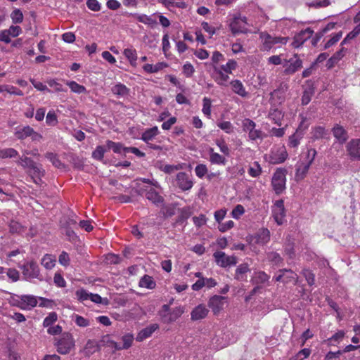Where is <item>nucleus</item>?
Masks as SVG:
<instances>
[{"label": "nucleus", "mask_w": 360, "mask_h": 360, "mask_svg": "<svg viewBox=\"0 0 360 360\" xmlns=\"http://www.w3.org/2000/svg\"><path fill=\"white\" fill-rule=\"evenodd\" d=\"M45 157L52 162L54 167L57 168L64 167V165L58 158L56 154L53 153H46Z\"/></svg>", "instance_id": "nucleus-46"}, {"label": "nucleus", "mask_w": 360, "mask_h": 360, "mask_svg": "<svg viewBox=\"0 0 360 360\" xmlns=\"http://www.w3.org/2000/svg\"><path fill=\"white\" fill-rule=\"evenodd\" d=\"M328 134L327 131L323 127L318 126L313 129L312 138L314 139H320L325 138Z\"/></svg>", "instance_id": "nucleus-42"}, {"label": "nucleus", "mask_w": 360, "mask_h": 360, "mask_svg": "<svg viewBox=\"0 0 360 360\" xmlns=\"http://www.w3.org/2000/svg\"><path fill=\"white\" fill-rule=\"evenodd\" d=\"M268 117L275 124L278 126L281 125V122L283 117V115L281 110L276 108L270 109L268 115Z\"/></svg>", "instance_id": "nucleus-28"}, {"label": "nucleus", "mask_w": 360, "mask_h": 360, "mask_svg": "<svg viewBox=\"0 0 360 360\" xmlns=\"http://www.w3.org/2000/svg\"><path fill=\"white\" fill-rule=\"evenodd\" d=\"M202 112L207 117L211 115V100L207 97L203 98Z\"/></svg>", "instance_id": "nucleus-60"}, {"label": "nucleus", "mask_w": 360, "mask_h": 360, "mask_svg": "<svg viewBox=\"0 0 360 360\" xmlns=\"http://www.w3.org/2000/svg\"><path fill=\"white\" fill-rule=\"evenodd\" d=\"M311 164L310 162L302 163L301 165L297 167L295 172V179L296 181L302 180L306 174H307Z\"/></svg>", "instance_id": "nucleus-26"}, {"label": "nucleus", "mask_w": 360, "mask_h": 360, "mask_svg": "<svg viewBox=\"0 0 360 360\" xmlns=\"http://www.w3.org/2000/svg\"><path fill=\"white\" fill-rule=\"evenodd\" d=\"M122 340L123 341L122 348L124 349H129L133 342L134 335L132 334L128 333L122 336Z\"/></svg>", "instance_id": "nucleus-55"}, {"label": "nucleus", "mask_w": 360, "mask_h": 360, "mask_svg": "<svg viewBox=\"0 0 360 360\" xmlns=\"http://www.w3.org/2000/svg\"><path fill=\"white\" fill-rule=\"evenodd\" d=\"M302 138V135L297 132V131L292 135L289 136V146L292 148H296L300 144V141Z\"/></svg>", "instance_id": "nucleus-48"}, {"label": "nucleus", "mask_w": 360, "mask_h": 360, "mask_svg": "<svg viewBox=\"0 0 360 360\" xmlns=\"http://www.w3.org/2000/svg\"><path fill=\"white\" fill-rule=\"evenodd\" d=\"M314 94V89L313 87H309L307 89H305L302 96V104L303 105H307L310 102Z\"/></svg>", "instance_id": "nucleus-45"}, {"label": "nucleus", "mask_w": 360, "mask_h": 360, "mask_svg": "<svg viewBox=\"0 0 360 360\" xmlns=\"http://www.w3.org/2000/svg\"><path fill=\"white\" fill-rule=\"evenodd\" d=\"M131 15V13L130 14ZM133 16L136 17V19L146 25L153 26L157 24V22L155 20L153 19L150 16H148L145 14L139 15V14H132Z\"/></svg>", "instance_id": "nucleus-38"}, {"label": "nucleus", "mask_w": 360, "mask_h": 360, "mask_svg": "<svg viewBox=\"0 0 360 360\" xmlns=\"http://www.w3.org/2000/svg\"><path fill=\"white\" fill-rule=\"evenodd\" d=\"M176 180L178 187L184 191L190 190L193 186L189 175L184 172L177 174Z\"/></svg>", "instance_id": "nucleus-10"}, {"label": "nucleus", "mask_w": 360, "mask_h": 360, "mask_svg": "<svg viewBox=\"0 0 360 360\" xmlns=\"http://www.w3.org/2000/svg\"><path fill=\"white\" fill-rule=\"evenodd\" d=\"M21 269L22 274L26 279L39 278L40 274L39 268L36 262H27L21 266Z\"/></svg>", "instance_id": "nucleus-7"}, {"label": "nucleus", "mask_w": 360, "mask_h": 360, "mask_svg": "<svg viewBox=\"0 0 360 360\" xmlns=\"http://www.w3.org/2000/svg\"><path fill=\"white\" fill-rule=\"evenodd\" d=\"M18 151L12 148H4L0 150V158H12L18 156Z\"/></svg>", "instance_id": "nucleus-43"}, {"label": "nucleus", "mask_w": 360, "mask_h": 360, "mask_svg": "<svg viewBox=\"0 0 360 360\" xmlns=\"http://www.w3.org/2000/svg\"><path fill=\"white\" fill-rule=\"evenodd\" d=\"M287 170L285 169H278L271 180V184L276 194H280L285 188V175Z\"/></svg>", "instance_id": "nucleus-3"}, {"label": "nucleus", "mask_w": 360, "mask_h": 360, "mask_svg": "<svg viewBox=\"0 0 360 360\" xmlns=\"http://www.w3.org/2000/svg\"><path fill=\"white\" fill-rule=\"evenodd\" d=\"M184 312V307H178L172 309V311H169V316L167 321L169 323L175 321L177 319H179Z\"/></svg>", "instance_id": "nucleus-39"}, {"label": "nucleus", "mask_w": 360, "mask_h": 360, "mask_svg": "<svg viewBox=\"0 0 360 360\" xmlns=\"http://www.w3.org/2000/svg\"><path fill=\"white\" fill-rule=\"evenodd\" d=\"M13 23H20L23 20V15L20 10H14L11 15Z\"/></svg>", "instance_id": "nucleus-56"}, {"label": "nucleus", "mask_w": 360, "mask_h": 360, "mask_svg": "<svg viewBox=\"0 0 360 360\" xmlns=\"http://www.w3.org/2000/svg\"><path fill=\"white\" fill-rule=\"evenodd\" d=\"M46 122L50 126H56L58 124L57 116L53 110H50L47 113Z\"/></svg>", "instance_id": "nucleus-51"}, {"label": "nucleus", "mask_w": 360, "mask_h": 360, "mask_svg": "<svg viewBox=\"0 0 360 360\" xmlns=\"http://www.w3.org/2000/svg\"><path fill=\"white\" fill-rule=\"evenodd\" d=\"M213 257L217 264L223 268L234 266L237 263V258L235 256H227L221 251L215 252Z\"/></svg>", "instance_id": "nucleus-5"}, {"label": "nucleus", "mask_w": 360, "mask_h": 360, "mask_svg": "<svg viewBox=\"0 0 360 360\" xmlns=\"http://www.w3.org/2000/svg\"><path fill=\"white\" fill-rule=\"evenodd\" d=\"M57 352L61 354H68L75 347L74 338L70 333H64L56 344Z\"/></svg>", "instance_id": "nucleus-1"}, {"label": "nucleus", "mask_w": 360, "mask_h": 360, "mask_svg": "<svg viewBox=\"0 0 360 360\" xmlns=\"http://www.w3.org/2000/svg\"><path fill=\"white\" fill-rule=\"evenodd\" d=\"M34 132V129L30 127L26 126L24 127L22 129L17 131L15 132V136L18 139H25V138L30 136Z\"/></svg>", "instance_id": "nucleus-36"}, {"label": "nucleus", "mask_w": 360, "mask_h": 360, "mask_svg": "<svg viewBox=\"0 0 360 360\" xmlns=\"http://www.w3.org/2000/svg\"><path fill=\"white\" fill-rule=\"evenodd\" d=\"M57 314L56 312H51L44 319L43 326L44 327H49L57 321Z\"/></svg>", "instance_id": "nucleus-54"}, {"label": "nucleus", "mask_w": 360, "mask_h": 360, "mask_svg": "<svg viewBox=\"0 0 360 360\" xmlns=\"http://www.w3.org/2000/svg\"><path fill=\"white\" fill-rule=\"evenodd\" d=\"M288 158V153L286 150L283 148L272 152L270 155V162L271 164H281L283 162Z\"/></svg>", "instance_id": "nucleus-18"}, {"label": "nucleus", "mask_w": 360, "mask_h": 360, "mask_svg": "<svg viewBox=\"0 0 360 360\" xmlns=\"http://www.w3.org/2000/svg\"><path fill=\"white\" fill-rule=\"evenodd\" d=\"M159 133L158 127H153L150 129L145 131L141 136V139L146 142L148 143L149 141L152 140L155 136H157Z\"/></svg>", "instance_id": "nucleus-31"}, {"label": "nucleus", "mask_w": 360, "mask_h": 360, "mask_svg": "<svg viewBox=\"0 0 360 360\" xmlns=\"http://www.w3.org/2000/svg\"><path fill=\"white\" fill-rule=\"evenodd\" d=\"M139 285L142 288L153 289L155 288L156 284L151 276L145 275L141 278L139 281Z\"/></svg>", "instance_id": "nucleus-33"}, {"label": "nucleus", "mask_w": 360, "mask_h": 360, "mask_svg": "<svg viewBox=\"0 0 360 360\" xmlns=\"http://www.w3.org/2000/svg\"><path fill=\"white\" fill-rule=\"evenodd\" d=\"M72 318L75 323L79 327H86L89 326V321L80 315L75 314Z\"/></svg>", "instance_id": "nucleus-52"}, {"label": "nucleus", "mask_w": 360, "mask_h": 360, "mask_svg": "<svg viewBox=\"0 0 360 360\" xmlns=\"http://www.w3.org/2000/svg\"><path fill=\"white\" fill-rule=\"evenodd\" d=\"M217 146L219 148L221 152L224 153L225 155L229 156L230 155V150L227 145L226 144L224 140H217L216 141Z\"/></svg>", "instance_id": "nucleus-59"}, {"label": "nucleus", "mask_w": 360, "mask_h": 360, "mask_svg": "<svg viewBox=\"0 0 360 360\" xmlns=\"http://www.w3.org/2000/svg\"><path fill=\"white\" fill-rule=\"evenodd\" d=\"M192 212L190 207H184L179 210V214L176 219L175 224H183L191 216Z\"/></svg>", "instance_id": "nucleus-24"}, {"label": "nucleus", "mask_w": 360, "mask_h": 360, "mask_svg": "<svg viewBox=\"0 0 360 360\" xmlns=\"http://www.w3.org/2000/svg\"><path fill=\"white\" fill-rule=\"evenodd\" d=\"M342 32L336 33L330 39H329L324 45V49L330 48L331 46L337 43L342 37Z\"/></svg>", "instance_id": "nucleus-57"}, {"label": "nucleus", "mask_w": 360, "mask_h": 360, "mask_svg": "<svg viewBox=\"0 0 360 360\" xmlns=\"http://www.w3.org/2000/svg\"><path fill=\"white\" fill-rule=\"evenodd\" d=\"M302 275L304 276L307 283L309 285H313L315 283V275L309 269H303L302 271Z\"/></svg>", "instance_id": "nucleus-50"}, {"label": "nucleus", "mask_w": 360, "mask_h": 360, "mask_svg": "<svg viewBox=\"0 0 360 360\" xmlns=\"http://www.w3.org/2000/svg\"><path fill=\"white\" fill-rule=\"evenodd\" d=\"M167 65L165 63H158L155 65L145 64L143 69L148 73H155L167 67Z\"/></svg>", "instance_id": "nucleus-29"}, {"label": "nucleus", "mask_w": 360, "mask_h": 360, "mask_svg": "<svg viewBox=\"0 0 360 360\" xmlns=\"http://www.w3.org/2000/svg\"><path fill=\"white\" fill-rule=\"evenodd\" d=\"M278 276L274 277L277 282H283V283H289L293 282L297 283L298 276L293 271L288 269H279Z\"/></svg>", "instance_id": "nucleus-6"}, {"label": "nucleus", "mask_w": 360, "mask_h": 360, "mask_svg": "<svg viewBox=\"0 0 360 360\" xmlns=\"http://www.w3.org/2000/svg\"><path fill=\"white\" fill-rule=\"evenodd\" d=\"M101 349V345L95 340H89L85 345L84 352L86 356L89 357L96 351Z\"/></svg>", "instance_id": "nucleus-25"}, {"label": "nucleus", "mask_w": 360, "mask_h": 360, "mask_svg": "<svg viewBox=\"0 0 360 360\" xmlns=\"http://www.w3.org/2000/svg\"><path fill=\"white\" fill-rule=\"evenodd\" d=\"M250 271V269L248 264H240L236 270L235 278L238 281H243L244 279L243 274H245V273H247Z\"/></svg>", "instance_id": "nucleus-40"}, {"label": "nucleus", "mask_w": 360, "mask_h": 360, "mask_svg": "<svg viewBox=\"0 0 360 360\" xmlns=\"http://www.w3.org/2000/svg\"><path fill=\"white\" fill-rule=\"evenodd\" d=\"M273 215L276 223L278 225H281L285 217L284 203L282 200H278L275 202L273 209Z\"/></svg>", "instance_id": "nucleus-12"}, {"label": "nucleus", "mask_w": 360, "mask_h": 360, "mask_svg": "<svg viewBox=\"0 0 360 360\" xmlns=\"http://www.w3.org/2000/svg\"><path fill=\"white\" fill-rule=\"evenodd\" d=\"M41 264L47 269H52L56 264V259L51 255L46 254L41 259Z\"/></svg>", "instance_id": "nucleus-37"}, {"label": "nucleus", "mask_w": 360, "mask_h": 360, "mask_svg": "<svg viewBox=\"0 0 360 360\" xmlns=\"http://www.w3.org/2000/svg\"><path fill=\"white\" fill-rule=\"evenodd\" d=\"M22 302V310H30L37 304V297L32 295H21Z\"/></svg>", "instance_id": "nucleus-21"}, {"label": "nucleus", "mask_w": 360, "mask_h": 360, "mask_svg": "<svg viewBox=\"0 0 360 360\" xmlns=\"http://www.w3.org/2000/svg\"><path fill=\"white\" fill-rule=\"evenodd\" d=\"M176 204L163 205L161 208L160 213L165 218L171 217L176 214Z\"/></svg>", "instance_id": "nucleus-34"}, {"label": "nucleus", "mask_w": 360, "mask_h": 360, "mask_svg": "<svg viewBox=\"0 0 360 360\" xmlns=\"http://www.w3.org/2000/svg\"><path fill=\"white\" fill-rule=\"evenodd\" d=\"M256 124L254 121L250 119L245 118L243 121V128L244 131H248V133L255 128Z\"/></svg>", "instance_id": "nucleus-61"}, {"label": "nucleus", "mask_w": 360, "mask_h": 360, "mask_svg": "<svg viewBox=\"0 0 360 360\" xmlns=\"http://www.w3.org/2000/svg\"><path fill=\"white\" fill-rule=\"evenodd\" d=\"M232 86L233 91L242 97H245L247 96V92L245 90V88L240 80H233L231 82Z\"/></svg>", "instance_id": "nucleus-32"}, {"label": "nucleus", "mask_w": 360, "mask_h": 360, "mask_svg": "<svg viewBox=\"0 0 360 360\" xmlns=\"http://www.w3.org/2000/svg\"><path fill=\"white\" fill-rule=\"evenodd\" d=\"M332 132L340 144L345 143L349 138L347 131L343 127L338 124L333 127Z\"/></svg>", "instance_id": "nucleus-16"}, {"label": "nucleus", "mask_w": 360, "mask_h": 360, "mask_svg": "<svg viewBox=\"0 0 360 360\" xmlns=\"http://www.w3.org/2000/svg\"><path fill=\"white\" fill-rule=\"evenodd\" d=\"M75 294L77 299L81 302L90 299V293L84 289L77 290Z\"/></svg>", "instance_id": "nucleus-63"}, {"label": "nucleus", "mask_w": 360, "mask_h": 360, "mask_svg": "<svg viewBox=\"0 0 360 360\" xmlns=\"http://www.w3.org/2000/svg\"><path fill=\"white\" fill-rule=\"evenodd\" d=\"M210 162L213 165H225L227 162L226 159L223 155L214 152L213 148L209 149Z\"/></svg>", "instance_id": "nucleus-22"}, {"label": "nucleus", "mask_w": 360, "mask_h": 360, "mask_svg": "<svg viewBox=\"0 0 360 360\" xmlns=\"http://www.w3.org/2000/svg\"><path fill=\"white\" fill-rule=\"evenodd\" d=\"M214 72L217 75L214 79L215 82L221 86H226L227 81L229 79V73H226L223 71L222 69L216 66L215 65L213 66Z\"/></svg>", "instance_id": "nucleus-19"}, {"label": "nucleus", "mask_w": 360, "mask_h": 360, "mask_svg": "<svg viewBox=\"0 0 360 360\" xmlns=\"http://www.w3.org/2000/svg\"><path fill=\"white\" fill-rule=\"evenodd\" d=\"M313 32V30L309 27L300 31L299 33L295 35L293 41L292 42V46L294 48L300 47L304 43V41H306L312 36Z\"/></svg>", "instance_id": "nucleus-11"}, {"label": "nucleus", "mask_w": 360, "mask_h": 360, "mask_svg": "<svg viewBox=\"0 0 360 360\" xmlns=\"http://www.w3.org/2000/svg\"><path fill=\"white\" fill-rule=\"evenodd\" d=\"M124 55L129 60L130 64L132 66H136L137 60L136 50L131 49H126L124 51Z\"/></svg>", "instance_id": "nucleus-41"}, {"label": "nucleus", "mask_w": 360, "mask_h": 360, "mask_svg": "<svg viewBox=\"0 0 360 360\" xmlns=\"http://www.w3.org/2000/svg\"><path fill=\"white\" fill-rule=\"evenodd\" d=\"M230 28L234 34L239 32H244L243 27L240 25V23L238 22V18L236 17H235L233 20L231 22Z\"/></svg>", "instance_id": "nucleus-49"}, {"label": "nucleus", "mask_w": 360, "mask_h": 360, "mask_svg": "<svg viewBox=\"0 0 360 360\" xmlns=\"http://www.w3.org/2000/svg\"><path fill=\"white\" fill-rule=\"evenodd\" d=\"M58 262L64 266H68L70 264L69 255L66 252L63 251L59 255Z\"/></svg>", "instance_id": "nucleus-64"}, {"label": "nucleus", "mask_w": 360, "mask_h": 360, "mask_svg": "<svg viewBox=\"0 0 360 360\" xmlns=\"http://www.w3.org/2000/svg\"><path fill=\"white\" fill-rule=\"evenodd\" d=\"M195 69L192 64L186 63L183 66V72L186 77H191L193 75Z\"/></svg>", "instance_id": "nucleus-62"}, {"label": "nucleus", "mask_w": 360, "mask_h": 360, "mask_svg": "<svg viewBox=\"0 0 360 360\" xmlns=\"http://www.w3.org/2000/svg\"><path fill=\"white\" fill-rule=\"evenodd\" d=\"M23 168L30 169V173L33 172L34 175H44L45 171L42 169L41 165H38L33 160L26 156H22L17 162Z\"/></svg>", "instance_id": "nucleus-4"}, {"label": "nucleus", "mask_w": 360, "mask_h": 360, "mask_svg": "<svg viewBox=\"0 0 360 360\" xmlns=\"http://www.w3.org/2000/svg\"><path fill=\"white\" fill-rule=\"evenodd\" d=\"M111 91L117 96H126L129 94V89L124 84L118 83L111 88Z\"/></svg>", "instance_id": "nucleus-27"}, {"label": "nucleus", "mask_w": 360, "mask_h": 360, "mask_svg": "<svg viewBox=\"0 0 360 360\" xmlns=\"http://www.w3.org/2000/svg\"><path fill=\"white\" fill-rule=\"evenodd\" d=\"M237 66V63L234 60H229L226 65L219 67L226 73H231V71L235 70Z\"/></svg>", "instance_id": "nucleus-53"}, {"label": "nucleus", "mask_w": 360, "mask_h": 360, "mask_svg": "<svg viewBox=\"0 0 360 360\" xmlns=\"http://www.w3.org/2000/svg\"><path fill=\"white\" fill-rule=\"evenodd\" d=\"M67 84L69 86L71 91L75 93L82 94L86 92V88L84 86L77 84L76 82H68Z\"/></svg>", "instance_id": "nucleus-47"}, {"label": "nucleus", "mask_w": 360, "mask_h": 360, "mask_svg": "<svg viewBox=\"0 0 360 360\" xmlns=\"http://www.w3.org/2000/svg\"><path fill=\"white\" fill-rule=\"evenodd\" d=\"M196 176L202 178L207 172V166L204 164H199L195 168Z\"/></svg>", "instance_id": "nucleus-58"}, {"label": "nucleus", "mask_w": 360, "mask_h": 360, "mask_svg": "<svg viewBox=\"0 0 360 360\" xmlns=\"http://www.w3.org/2000/svg\"><path fill=\"white\" fill-rule=\"evenodd\" d=\"M266 259L270 263L276 266L281 264L283 260L280 254L274 251L266 252Z\"/></svg>", "instance_id": "nucleus-35"}, {"label": "nucleus", "mask_w": 360, "mask_h": 360, "mask_svg": "<svg viewBox=\"0 0 360 360\" xmlns=\"http://www.w3.org/2000/svg\"><path fill=\"white\" fill-rule=\"evenodd\" d=\"M107 148L103 146H98L92 152V158L96 160L102 161Z\"/></svg>", "instance_id": "nucleus-44"}, {"label": "nucleus", "mask_w": 360, "mask_h": 360, "mask_svg": "<svg viewBox=\"0 0 360 360\" xmlns=\"http://www.w3.org/2000/svg\"><path fill=\"white\" fill-rule=\"evenodd\" d=\"M270 276L267 275L264 271H259L255 272L251 279V282L253 284L260 285L269 281Z\"/></svg>", "instance_id": "nucleus-23"}, {"label": "nucleus", "mask_w": 360, "mask_h": 360, "mask_svg": "<svg viewBox=\"0 0 360 360\" xmlns=\"http://www.w3.org/2000/svg\"><path fill=\"white\" fill-rule=\"evenodd\" d=\"M259 37L262 41V51H269L275 44H285L288 37H273L267 32H261Z\"/></svg>", "instance_id": "nucleus-2"}, {"label": "nucleus", "mask_w": 360, "mask_h": 360, "mask_svg": "<svg viewBox=\"0 0 360 360\" xmlns=\"http://www.w3.org/2000/svg\"><path fill=\"white\" fill-rule=\"evenodd\" d=\"M209 310L203 304L195 307L191 312V319L198 321L205 319L208 314Z\"/></svg>", "instance_id": "nucleus-17"}, {"label": "nucleus", "mask_w": 360, "mask_h": 360, "mask_svg": "<svg viewBox=\"0 0 360 360\" xmlns=\"http://www.w3.org/2000/svg\"><path fill=\"white\" fill-rule=\"evenodd\" d=\"M225 297L220 295H214L210 297L208 302V307L212 309L214 314H217L223 309L224 300Z\"/></svg>", "instance_id": "nucleus-13"}, {"label": "nucleus", "mask_w": 360, "mask_h": 360, "mask_svg": "<svg viewBox=\"0 0 360 360\" xmlns=\"http://www.w3.org/2000/svg\"><path fill=\"white\" fill-rule=\"evenodd\" d=\"M270 240V231L267 229H262L257 233L252 236V242L256 244L264 245Z\"/></svg>", "instance_id": "nucleus-14"}, {"label": "nucleus", "mask_w": 360, "mask_h": 360, "mask_svg": "<svg viewBox=\"0 0 360 360\" xmlns=\"http://www.w3.org/2000/svg\"><path fill=\"white\" fill-rule=\"evenodd\" d=\"M289 65L284 70V73L285 75H292L296 72L298 70H300L302 66V61L300 60L297 55H294L293 58H291L288 60Z\"/></svg>", "instance_id": "nucleus-15"}, {"label": "nucleus", "mask_w": 360, "mask_h": 360, "mask_svg": "<svg viewBox=\"0 0 360 360\" xmlns=\"http://www.w3.org/2000/svg\"><path fill=\"white\" fill-rule=\"evenodd\" d=\"M106 148L108 150H112L115 153H122L124 152V147L122 143L114 142L110 140L106 141Z\"/></svg>", "instance_id": "nucleus-30"}, {"label": "nucleus", "mask_w": 360, "mask_h": 360, "mask_svg": "<svg viewBox=\"0 0 360 360\" xmlns=\"http://www.w3.org/2000/svg\"><path fill=\"white\" fill-rule=\"evenodd\" d=\"M143 193H145L146 198L155 205L159 206L160 205L163 204V197L159 195L154 188L148 186L141 188L139 191V194L142 195Z\"/></svg>", "instance_id": "nucleus-8"}, {"label": "nucleus", "mask_w": 360, "mask_h": 360, "mask_svg": "<svg viewBox=\"0 0 360 360\" xmlns=\"http://www.w3.org/2000/svg\"><path fill=\"white\" fill-rule=\"evenodd\" d=\"M346 148L351 160L360 161V139L350 140Z\"/></svg>", "instance_id": "nucleus-9"}, {"label": "nucleus", "mask_w": 360, "mask_h": 360, "mask_svg": "<svg viewBox=\"0 0 360 360\" xmlns=\"http://www.w3.org/2000/svg\"><path fill=\"white\" fill-rule=\"evenodd\" d=\"M159 328V326L156 323L151 324L149 326L142 329L136 335V340L138 342H142L143 340L149 338L151 335Z\"/></svg>", "instance_id": "nucleus-20"}]
</instances>
